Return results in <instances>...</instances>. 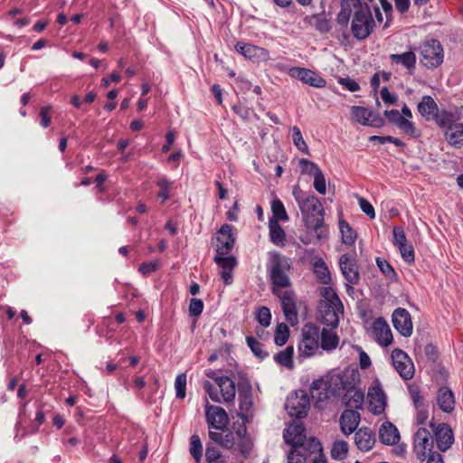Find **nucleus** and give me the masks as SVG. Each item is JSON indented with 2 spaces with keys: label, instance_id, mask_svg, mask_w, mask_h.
<instances>
[{
  "label": "nucleus",
  "instance_id": "f257e3e1",
  "mask_svg": "<svg viewBox=\"0 0 463 463\" xmlns=\"http://www.w3.org/2000/svg\"><path fill=\"white\" fill-rule=\"evenodd\" d=\"M292 194L301 212L304 226L315 233L316 240L327 236L325 228V210L319 199L314 194H305L298 185L293 187Z\"/></svg>",
  "mask_w": 463,
  "mask_h": 463
},
{
  "label": "nucleus",
  "instance_id": "f03ea898",
  "mask_svg": "<svg viewBox=\"0 0 463 463\" xmlns=\"http://www.w3.org/2000/svg\"><path fill=\"white\" fill-rule=\"evenodd\" d=\"M323 299L320 301L319 308L322 322L326 326L337 327L340 316L344 314V306L336 293L332 288L326 287L322 289Z\"/></svg>",
  "mask_w": 463,
  "mask_h": 463
},
{
  "label": "nucleus",
  "instance_id": "7ed1b4c3",
  "mask_svg": "<svg viewBox=\"0 0 463 463\" xmlns=\"http://www.w3.org/2000/svg\"><path fill=\"white\" fill-rule=\"evenodd\" d=\"M354 15L351 23V31L354 38L366 39L373 32L374 20L367 5H362L358 0H353Z\"/></svg>",
  "mask_w": 463,
  "mask_h": 463
},
{
  "label": "nucleus",
  "instance_id": "20e7f679",
  "mask_svg": "<svg viewBox=\"0 0 463 463\" xmlns=\"http://www.w3.org/2000/svg\"><path fill=\"white\" fill-rule=\"evenodd\" d=\"M291 262L288 258L279 253H273L269 265V272L272 289L290 288L289 271Z\"/></svg>",
  "mask_w": 463,
  "mask_h": 463
},
{
  "label": "nucleus",
  "instance_id": "39448f33",
  "mask_svg": "<svg viewBox=\"0 0 463 463\" xmlns=\"http://www.w3.org/2000/svg\"><path fill=\"white\" fill-rule=\"evenodd\" d=\"M302 340L298 350L301 356L309 357L316 354L319 348L320 328L311 323L306 324L302 330Z\"/></svg>",
  "mask_w": 463,
  "mask_h": 463
},
{
  "label": "nucleus",
  "instance_id": "423d86ee",
  "mask_svg": "<svg viewBox=\"0 0 463 463\" xmlns=\"http://www.w3.org/2000/svg\"><path fill=\"white\" fill-rule=\"evenodd\" d=\"M271 290L279 298L287 321L293 324L298 319L297 296L294 290L291 287Z\"/></svg>",
  "mask_w": 463,
  "mask_h": 463
},
{
  "label": "nucleus",
  "instance_id": "0eeeda50",
  "mask_svg": "<svg viewBox=\"0 0 463 463\" xmlns=\"http://www.w3.org/2000/svg\"><path fill=\"white\" fill-rule=\"evenodd\" d=\"M420 61L428 67H438L443 61V48L438 40H430L420 47Z\"/></svg>",
  "mask_w": 463,
  "mask_h": 463
},
{
  "label": "nucleus",
  "instance_id": "6e6552de",
  "mask_svg": "<svg viewBox=\"0 0 463 463\" xmlns=\"http://www.w3.org/2000/svg\"><path fill=\"white\" fill-rule=\"evenodd\" d=\"M309 403L307 393L299 390L287 398L285 408L290 416L300 419L307 415Z\"/></svg>",
  "mask_w": 463,
  "mask_h": 463
},
{
  "label": "nucleus",
  "instance_id": "1a4fd4ad",
  "mask_svg": "<svg viewBox=\"0 0 463 463\" xmlns=\"http://www.w3.org/2000/svg\"><path fill=\"white\" fill-rule=\"evenodd\" d=\"M305 431V427L301 422L292 424L284 430V440L286 443L290 444L292 449L298 447L309 450V442L315 438L307 439Z\"/></svg>",
  "mask_w": 463,
  "mask_h": 463
},
{
  "label": "nucleus",
  "instance_id": "9d476101",
  "mask_svg": "<svg viewBox=\"0 0 463 463\" xmlns=\"http://www.w3.org/2000/svg\"><path fill=\"white\" fill-rule=\"evenodd\" d=\"M353 374L348 373H337L332 375L326 385L329 388V392L332 398L343 400L345 393H346L348 388H351L354 381Z\"/></svg>",
  "mask_w": 463,
  "mask_h": 463
},
{
  "label": "nucleus",
  "instance_id": "9b49d317",
  "mask_svg": "<svg viewBox=\"0 0 463 463\" xmlns=\"http://www.w3.org/2000/svg\"><path fill=\"white\" fill-rule=\"evenodd\" d=\"M367 397L370 411L375 415L382 414L387 404V397L378 380L369 387Z\"/></svg>",
  "mask_w": 463,
  "mask_h": 463
},
{
  "label": "nucleus",
  "instance_id": "f8f14e48",
  "mask_svg": "<svg viewBox=\"0 0 463 463\" xmlns=\"http://www.w3.org/2000/svg\"><path fill=\"white\" fill-rule=\"evenodd\" d=\"M339 266L343 276L348 282L346 285V291L350 293L354 290L352 285H356L360 279L356 260L351 255L344 254L339 259Z\"/></svg>",
  "mask_w": 463,
  "mask_h": 463
},
{
  "label": "nucleus",
  "instance_id": "ddd939ff",
  "mask_svg": "<svg viewBox=\"0 0 463 463\" xmlns=\"http://www.w3.org/2000/svg\"><path fill=\"white\" fill-rule=\"evenodd\" d=\"M392 364L404 380H410L414 375V364L408 354L401 349H394L391 354Z\"/></svg>",
  "mask_w": 463,
  "mask_h": 463
},
{
  "label": "nucleus",
  "instance_id": "4468645a",
  "mask_svg": "<svg viewBox=\"0 0 463 463\" xmlns=\"http://www.w3.org/2000/svg\"><path fill=\"white\" fill-rule=\"evenodd\" d=\"M235 50L244 58L256 62H264L269 60V52L262 47H259L250 43L238 42Z\"/></svg>",
  "mask_w": 463,
  "mask_h": 463
},
{
  "label": "nucleus",
  "instance_id": "2eb2a0df",
  "mask_svg": "<svg viewBox=\"0 0 463 463\" xmlns=\"http://www.w3.org/2000/svg\"><path fill=\"white\" fill-rule=\"evenodd\" d=\"M205 417L209 429L223 430L229 422V418L224 409L210 405L209 403L205 406Z\"/></svg>",
  "mask_w": 463,
  "mask_h": 463
},
{
  "label": "nucleus",
  "instance_id": "dca6fc26",
  "mask_svg": "<svg viewBox=\"0 0 463 463\" xmlns=\"http://www.w3.org/2000/svg\"><path fill=\"white\" fill-rule=\"evenodd\" d=\"M432 439L429 430L420 428L414 435V451L419 459L424 460L431 452Z\"/></svg>",
  "mask_w": 463,
  "mask_h": 463
},
{
  "label": "nucleus",
  "instance_id": "f3484780",
  "mask_svg": "<svg viewBox=\"0 0 463 463\" xmlns=\"http://www.w3.org/2000/svg\"><path fill=\"white\" fill-rule=\"evenodd\" d=\"M351 119L364 126L381 127L383 119L371 110L361 106L351 107Z\"/></svg>",
  "mask_w": 463,
  "mask_h": 463
},
{
  "label": "nucleus",
  "instance_id": "a211bd4d",
  "mask_svg": "<svg viewBox=\"0 0 463 463\" xmlns=\"http://www.w3.org/2000/svg\"><path fill=\"white\" fill-rule=\"evenodd\" d=\"M290 77L298 79L302 82L315 88H324L326 84V80L315 71L300 67H293L289 69Z\"/></svg>",
  "mask_w": 463,
  "mask_h": 463
},
{
  "label": "nucleus",
  "instance_id": "6ab92c4d",
  "mask_svg": "<svg viewBox=\"0 0 463 463\" xmlns=\"http://www.w3.org/2000/svg\"><path fill=\"white\" fill-rule=\"evenodd\" d=\"M235 237L232 234V227L223 224L216 236L215 250L220 255H227L233 248Z\"/></svg>",
  "mask_w": 463,
  "mask_h": 463
},
{
  "label": "nucleus",
  "instance_id": "aec40b11",
  "mask_svg": "<svg viewBox=\"0 0 463 463\" xmlns=\"http://www.w3.org/2000/svg\"><path fill=\"white\" fill-rule=\"evenodd\" d=\"M392 324L402 335L408 337L412 334L411 315L405 308L399 307L393 311Z\"/></svg>",
  "mask_w": 463,
  "mask_h": 463
},
{
  "label": "nucleus",
  "instance_id": "412c9836",
  "mask_svg": "<svg viewBox=\"0 0 463 463\" xmlns=\"http://www.w3.org/2000/svg\"><path fill=\"white\" fill-rule=\"evenodd\" d=\"M310 393L315 406L318 409H323L325 402L332 399L326 381L323 379H318L312 383Z\"/></svg>",
  "mask_w": 463,
  "mask_h": 463
},
{
  "label": "nucleus",
  "instance_id": "4be33fe9",
  "mask_svg": "<svg viewBox=\"0 0 463 463\" xmlns=\"http://www.w3.org/2000/svg\"><path fill=\"white\" fill-rule=\"evenodd\" d=\"M384 116L404 133L415 137L416 128L411 121L404 118L397 109L385 110Z\"/></svg>",
  "mask_w": 463,
  "mask_h": 463
},
{
  "label": "nucleus",
  "instance_id": "5701e85b",
  "mask_svg": "<svg viewBox=\"0 0 463 463\" xmlns=\"http://www.w3.org/2000/svg\"><path fill=\"white\" fill-rule=\"evenodd\" d=\"M360 420V414L354 410L344 411L340 417L341 431L345 435H350L357 429Z\"/></svg>",
  "mask_w": 463,
  "mask_h": 463
},
{
  "label": "nucleus",
  "instance_id": "b1692460",
  "mask_svg": "<svg viewBox=\"0 0 463 463\" xmlns=\"http://www.w3.org/2000/svg\"><path fill=\"white\" fill-rule=\"evenodd\" d=\"M375 440L373 432L367 427L360 428L354 434L355 445L362 451L371 450L375 444Z\"/></svg>",
  "mask_w": 463,
  "mask_h": 463
},
{
  "label": "nucleus",
  "instance_id": "393cba45",
  "mask_svg": "<svg viewBox=\"0 0 463 463\" xmlns=\"http://www.w3.org/2000/svg\"><path fill=\"white\" fill-rule=\"evenodd\" d=\"M435 439L438 448L446 451L454 441L452 430L445 423L439 424L435 430Z\"/></svg>",
  "mask_w": 463,
  "mask_h": 463
},
{
  "label": "nucleus",
  "instance_id": "a878e982",
  "mask_svg": "<svg viewBox=\"0 0 463 463\" xmlns=\"http://www.w3.org/2000/svg\"><path fill=\"white\" fill-rule=\"evenodd\" d=\"M447 142L455 148L463 146V123L455 122L444 131Z\"/></svg>",
  "mask_w": 463,
  "mask_h": 463
},
{
  "label": "nucleus",
  "instance_id": "bb28decb",
  "mask_svg": "<svg viewBox=\"0 0 463 463\" xmlns=\"http://www.w3.org/2000/svg\"><path fill=\"white\" fill-rule=\"evenodd\" d=\"M354 384V380L351 388H348L342 400L343 403H345L346 407L351 408V410L361 409L364 400V392L356 389Z\"/></svg>",
  "mask_w": 463,
  "mask_h": 463
},
{
  "label": "nucleus",
  "instance_id": "cd10ccee",
  "mask_svg": "<svg viewBox=\"0 0 463 463\" xmlns=\"http://www.w3.org/2000/svg\"><path fill=\"white\" fill-rule=\"evenodd\" d=\"M437 402L444 412H451L455 408V397L453 392L448 387H440L437 394Z\"/></svg>",
  "mask_w": 463,
  "mask_h": 463
},
{
  "label": "nucleus",
  "instance_id": "c85d7f7f",
  "mask_svg": "<svg viewBox=\"0 0 463 463\" xmlns=\"http://www.w3.org/2000/svg\"><path fill=\"white\" fill-rule=\"evenodd\" d=\"M379 438L383 444L392 445L399 441L400 433L392 423L385 421L379 430Z\"/></svg>",
  "mask_w": 463,
  "mask_h": 463
},
{
  "label": "nucleus",
  "instance_id": "c756f323",
  "mask_svg": "<svg viewBox=\"0 0 463 463\" xmlns=\"http://www.w3.org/2000/svg\"><path fill=\"white\" fill-rule=\"evenodd\" d=\"M215 383L220 389L221 397L223 402H229L235 398V385L234 383L229 377H217Z\"/></svg>",
  "mask_w": 463,
  "mask_h": 463
},
{
  "label": "nucleus",
  "instance_id": "7c9ffc66",
  "mask_svg": "<svg viewBox=\"0 0 463 463\" xmlns=\"http://www.w3.org/2000/svg\"><path fill=\"white\" fill-rule=\"evenodd\" d=\"M373 329L380 345L387 346L392 342V334L390 326L383 319L375 320Z\"/></svg>",
  "mask_w": 463,
  "mask_h": 463
},
{
  "label": "nucleus",
  "instance_id": "2f4dec72",
  "mask_svg": "<svg viewBox=\"0 0 463 463\" xmlns=\"http://www.w3.org/2000/svg\"><path fill=\"white\" fill-rule=\"evenodd\" d=\"M439 110L438 105L430 96H423L418 104L419 113L426 119L432 120Z\"/></svg>",
  "mask_w": 463,
  "mask_h": 463
},
{
  "label": "nucleus",
  "instance_id": "473e14b6",
  "mask_svg": "<svg viewBox=\"0 0 463 463\" xmlns=\"http://www.w3.org/2000/svg\"><path fill=\"white\" fill-rule=\"evenodd\" d=\"M335 328H323L322 331H320V336H319V345L323 350L326 351H331L335 348H336L339 338L335 332L334 331Z\"/></svg>",
  "mask_w": 463,
  "mask_h": 463
},
{
  "label": "nucleus",
  "instance_id": "72a5a7b5",
  "mask_svg": "<svg viewBox=\"0 0 463 463\" xmlns=\"http://www.w3.org/2000/svg\"><path fill=\"white\" fill-rule=\"evenodd\" d=\"M269 228L271 241L277 246H284L286 242V233L277 220H269Z\"/></svg>",
  "mask_w": 463,
  "mask_h": 463
},
{
  "label": "nucleus",
  "instance_id": "f704fd0d",
  "mask_svg": "<svg viewBox=\"0 0 463 463\" xmlns=\"http://www.w3.org/2000/svg\"><path fill=\"white\" fill-rule=\"evenodd\" d=\"M240 410L241 411V417L243 420H248V416L252 408L251 392L250 389L244 390L240 392Z\"/></svg>",
  "mask_w": 463,
  "mask_h": 463
},
{
  "label": "nucleus",
  "instance_id": "c9c22d12",
  "mask_svg": "<svg viewBox=\"0 0 463 463\" xmlns=\"http://www.w3.org/2000/svg\"><path fill=\"white\" fill-rule=\"evenodd\" d=\"M390 59L392 62L401 63L407 69L414 68L416 64V56L412 52H406L402 54H391Z\"/></svg>",
  "mask_w": 463,
  "mask_h": 463
},
{
  "label": "nucleus",
  "instance_id": "e433bc0d",
  "mask_svg": "<svg viewBox=\"0 0 463 463\" xmlns=\"http://www.w3.org/2000/svg\"><path fill=\"white\" fill-rule=\"evenodd\" d=\"M322 445L317 439H313L309 442V458H311L312 463H326V460L323 455Z\"/></svg>",
  "mask_w": 463,
  "mask_h": 463
},
{
  "label": "nucleus",
  "instance_id": "4c0bfd02",
  "mask_svg": "<svg viewBox=\"0 0 463 463\" xmlns=\"http://www.w3.org/2000/svg\"><path fill=\"white\" fill-rule=\"evenodd\" d=\"M293 353L294 349L292 346H288L284 350L279 352L275 355V361L282 366H285L288 369L293 368Z\"/></svg>",
  "mask_w": 463,
  "mask_h": 463
},
{
  "label": "nucleus",
  "instance_id": "58836bf2",
  "mask_svg": "<svg viewBox=\"0 0 463 463\" xmlns=\"http://www.w3.org/2000/svg\"><path fill=\"white\" fill-rule=\"evenodd\" d=\"M432 119L435 120V122L445 130L455 123L454 115L446 110H438L437 114H435V117H433Z\"/></svg>",
  "mask_w": 463,
  "mask_h": 463
},
{
  "label": "nucleus",
  "instance_id": "ea45409f",
  "mask_svg": "<svg viewBox=\"0 0 463 463\" xmlns=\"http://www.w3.org/2000/svg\"><path fill=\"white\" fill-rule=\"evenodd\" d=\"M348 453V444L346 441L342 439H336L334 441L331 449V457L334 459H344Z\"/></svg>",
  "mask_w": 463,
  "mask_h": 463
},
{
  "label": "nucleus",
  "instance_id": "a19ab883",
  "mask_svg": "<svg viewBox=\"0 0 463 463\" xmlns=\"http://www.w3.org/2000/svg\"><path fill=\"white\" fill-rule=\"evenodd\" d=\"M339 229L342 234V241L345 244H353L356 239V232L344 220L339 221Z\"/></svg>",
  "mask_w": 463,
  "mask_h": 463
},
{
  "label": "nucleus",
  "instance_id": "79ce46f5",
  "mask_svg": "<svg viewBox=\"0 0 463 463\" xmlns=\"http://www.w3.org/2000/svg\"><path fill=\"white\" fill-rule=\"evenodd\" d=\"M307 457H309L308 449L297 447L289 451L288 463H306Z\"/></svg>",
  "mask_w": 463,
  "mask_h": 463
},
{
  "label": "nucleus",
  "instance_id": "37998d69",
  "mask_svg": "<svg viewBox=\"0 0 463 463\" xmlns=\"http://www.w3.org/2000/svg\"><path fill=\"white\" fill-rule=\"evenodd\" d=\"M352 14L354 15V6L352 3H343L341 11L337 14L338 24L342 26H346Z\"/></svg>",
  "mask_w": 463,
  "mask_h": 463
},
{
  "label": "nucleus",
  "instance_id": "c03bdc74",
  "mask_svg": "<svg viewBox=\"0 0 463 463\" xmlns=\"http://www.w3.org/2000/svg\"><path fill=\"white\" fill-rule=\"evenodd\" d=\"M271 211L273 213V218L271 220H277L278 222L279 221L288 220V216L287 214L285 207L280 200L276 199L272 202Z\"/></svg>",
  "mask_w": 463,
  "mask_h": 463
},
{
  "label": "nucleus",
  "instance_id": "a18cd8bd",
  "mask_svg": "<svg viewBox=\"0 0 463 463\" xmlns=\"http://www.w3.org/2000/svg\"><path fill=\"white\" fill-rule=\"evenodd\" d=\"M291 131H292V139H293L294 145L297 146V148L298 150L308 155L309 150H308V147L303 138L300 129L298 127L294 126L291 128Z\"/></svg>",
  "mask_w": 463,
  "mask_h": 463
},
{
  "label": "nucleus",
  "instance_id": "49530a36",
  "mask_svg": "<svg viewBox=\"0 0 463 463\" xmlns=\"http://www.w3.org/2000/svg\"><path fill=\"white\" fill-rule=\"evenodd\" d=\"M190 453L195 460H199L203 455V445L198 435L194 434L190 439Z\"/></svg>",
  "mask_w": 463,
  "mask_h": 463
},
{
  "label": "nucleus",
  "instance_id": "de8ad7c7",
  "mask_svg": "<svg viewBox=\"0 0 463 463\" xmlns=\"http://www.w3.org/2000/svg\"><path fill=\"white\" fill-rule=\"evenodd\" d=\"M289 336L288 326L285 323L278 325L275 332V343L281 346L286 344Z\"/></svg>",
  "mask_w": 463,
  "mask_h": 463
},
{
  "label": "nucleus",
  "instance_id": "09e8293b",
  "mask_svg": "<svg viewBox=\"0 0 463 463\" xmlns=\"http://www.w3.org/2000/svg\"><path fill=\"white\" fill-rule=\"evenodd\" d=\"M175 395L179 399H184L186 395V375L180 373L176 376L175 381Z\"/></svg>",
  "mask_w": 463,
  "mask_h": 463
},
{
  "label": "nucleus",
  "instance_id": "8fccbe9b",
  "mask_svg": "<svg viewBox=\"0 0 463 463\" xmlns=\"http://www.w3.org/2000/svg\"><path fill=\"white\" fill-rule=\"evenodd\" d=\"M316 273L319 279V280L323 284H328L331 280L330 272L326 266L325 265V262L322 260L316 262Z\"/></svg>",
  "mask_w": 463,
  "mask_h": 463
},
{
  "label": "nucleus",
  "instance_id": "3c124183",
  "mask_svg": "<svg viewBox=\"0 0 463 463\" xmlns=\"http://www.w3.org/2000/svg\"><path fill=\"white\" fill-rule=\"evenodd\" d=\"M246 342L248 346L257 357L262 359L268 355V354L262 350V345L253 336H247Z\"/></svg>",
  "mask_w": 463,
  "mask_h": 463
},
{
  "label": "nucleus",
  "instance_id": "603ef678",
  "mask_svg": "<svg viewBox=\"0 0 463 463\" xmlns=\"http://www.w3.org/2000/svg\"><path fill=\"white\" fill-rule=\"evenodd\" d=\"M214 261L222 269H232L236 265V259L232 256L226 257L225 255H217L214 258Z\"/></svg>",
  "mask_w": 463,
  "mask_h": 463
},
{
  "label": "nucleus",
  "instance_id": "864d4df0",
  "mask_svg": "<svg viewBox=\"0 0 463 463\" xmlns=\"http://www.w3.org/2000/svg\"><path fill=\"white\" fill-rule=\"evenodd\" d=\"M299 165L302 169V174L312 175L315 176L316 174L321 171L317 164L306 158H301L299 160Z\"/></svg>",
  "mask_w": 463,
  "mask_h": 463
},
{
  "label": "nucleus",
  "instance_id": "5fc2aeb1",
  "mask_svg": "<svg viewBox=\"0 0 463 463\" xmlns=\"http://www.w3.org/2000/svg\"><path fill=\"white\" fill-rule=\"evenodd\" d=\"M235 445H237L241 454L243 457H248L252 449L253 444L250 437H248L236 440Z\"/></svg>",
  "mask_w": 463,
  "mask_h": 463
},
{
  "label": "nucleus",
  "instance_id": "6e6d98bb",
  "mask_svg": "<svg viewBox=\"0 0 463 463\" xmlns=\"http://www.w3.org/2000/svg\"><path fill=\"white\" fill-rule=\"evenodd\" d=\"M257 320L264 327H268L270 325L271 314L267 307H261L259 309Z\"/></svg>",
  "mask_w": 463,
  "mask_h": 463
},
{
  "label": "nucleus",
  "instance_id": "4d7b16f0",
  "mask_svg": "<svg viewBox=\"0 0 463 463\" xmlns=\"http://www.w3.org/2000/svg\"><path fill=\"white\" fill-rule=\"evenodd\" d=\"M314 188L320 194H326V177L322 171L318 172L314 176Z\"/></svg>",
  "mask_w": 463,
  "mask_h": 463
},
{
  "label": "nucleus",
  "instance_id": "13d9d810",
  "mask_svg": "<svg viewBox=\"0 0 463 463\" xmlns=\"http://www.w3.org/2000/svg\"><path fill=\"white\" fill-rule=\"evenodd\" d=\"M376 263L380 270L388 278H394L396 273L393 268L389 264V262L385 260L377 258Z\"/></svg>",
  "mask_w": 463,
  "mask_h": 463
},
{
  "label": "nucleus",
  "instance_id": "bf43d9fd",
  "mask_svg": "<svg viewBox=\"0 0 463 463\" xmlns=\"http://www.w3.org/2000/svg\"><path fill=\"white\" fill-rule=\"evenodd\" d=\"M205 457L208 463H226L221 460V454L219 450L214 447L208 446L205 451Z\"/></svg>",
  "mask_w": 463,
  "mask_h": 463
},
{
  "label": "nucleus",
  "instance_id": "052dcab7",
  "mask_svg": "<svg viewBox=\"0 0 463 463\" xmlns=\"http://www.w3.org/2000/svg\"><path fill=\"white\" fill-rule=\"evenodd\" d=\"M401 252L402 259L409 264L414 261V250L413 247L410 244H404L402 246L398 247Z\"/></svg>",
  "mask_w": 463,
  "mask_h": 463
},
{
  "label": "nucleus",
  "instance_id": "680f3d73",
  "mask_svg": "<svg viewBox=\"0 0 463 463\" xmlns=\"http://www.w3.org/2000/svg\"><path fill=\"white\" fill-rule=\"evenodd\" d=\"M189 315L198 317L202 314L203 309V303L199 298H192L189 304Z\"/></svg>",
  "mask_w": 463,
  "mask_h": 463
},
{
  "label": "nucleus",
  "instance_id": "e2e57ef3",
  "mask_svg": "<svg viewBox=\"0 0 463 463\" xmlns=\"http://www.w3.org/2000/svg\"><path fill=\"white\" fill-rule=\"evenodd\" d=\"M393 242L397 247L402 246L407 243L406 235L402 227L395 226L392 231Z\"/></svg>",
  "mask_w": 463,
  "mask_h": 463
},
{
  "label": "nucleus",
  "instance_id": "0e129e2a",
  "mask_svg": "<svg viewBox=\"0 0 463 463\" xmlns=\"http://www.w3.org/2000/svg\"><path fill=\"white\" fill-rule=\"evenodd\" d=\"M358 203L361 210L370 218H375V212L373 206L366 199L358 197Z\"/></svg>",
  "mask_w": 463,
  "mask_h": 463
},
{
  "label": "nucleus",
  "instance_id": "69168bd1",
  "mask_svg": "<svg viewBox=\"0 0 463 463\" xmlns=\"http://www.w3.org/2000/svg\"><path fill=\"white\" fill-rule=\"evenodd\" d=\"M203 389L208 393L210 399L215 402H222V399L218 393L216 388L208 381L204 382Z\"/></svg>",
  "mask_w": 463,
  "mask_h": 463
},
{
  "label": "nucleus",
  "instance_id": "338daca9",
  "mask_svg": "<svg viewBox=\"0 0 463 463\" xmlns=\"http://www.w3.org/2000/svg\"><path fill=\"white\" fill-rule=\"evenodd\" d=\"M370 140L372 141H378L380 144H385V143H393L397 146H402L403 142L400 140L399 138L388 136V137H380V136H372L370 137Z\"/></svg>",
  "mask_w": 463,
  "mask_h": 463
},
{
  "label": "nucleus",
  "instance_id": "774afa93",
  "mask_svg": "<svg viewBox=\"0 0 463 463\" xmlns=\"http://www.w3.org/2000/svg\"><path fill=\"white\" fill-rule=\"evenodd\" d=\"M236 443V438L233 432L229 431L225 435L222 436V441L220 443V446L231 449L233 448V446Z\"/></svg>",
  "mask_w": 463,
  "mask_h": 463
}]
</instances>
